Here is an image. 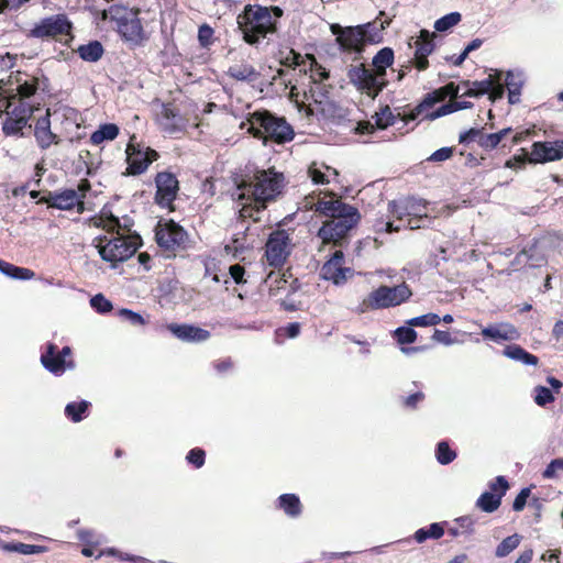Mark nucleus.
<instances>
[{
	"instance_id": "f257e3e1",
	"label": "nucleus",
	"mask_w": 563,
	"mask_h": 563,
	"mask_svg": "<svg viewBox=\"0 0 563 563\" xmlns=\"http://www.w3.org/2000/svg\"><path fill=\"white\" fill-rule=\"evenodd\" d=\"M527 81V75L522 69H490L488 76L483 80H462L459 84L453 81L426 93L417 106H473L470 101H456L457 98H478L487 95L492 102L500 100L505 91L509 104L514 106L521 101V90Z\"/></svg>"
},
{
	"instance_id": "f03ea898",
	"label": "nucleus",
	"mask_w": 563,
	"mask_h": 563,
	"mask_svg": "<svg viewBox=\"0 0 563 563\" xmlns=\"http://www.w3.org/2000/svg\"><path fill=\"white\" fill-rule=\"evenodd\" d=\"M313 197H306L302 201V208L313 210L327 218L317 232V236L322 244H332L340 247L347 244L351 231L361 221L358 209L339 198L332 197L330 200L318 198L317 202H313Z\"/></svg>"
},
{
	"instance_id": "7ed1b4c3",
	"label": "nucleus",
	"mask_w": 563,
	"mask_h": 563,
	"mask_svg": "<svg viewBox=\"0 0 563 563\" xmlns=\"http://www.w3.org/2000/svg\"><path fill=\"white\" fill-rule=\"evenodd\" d=\"M249 134L263 140L265 144H285L295 137L292 126L284 118L275 117L266 110L249 117Z\"/></svg>"
},
{
	"instance_id": "20e7f679",
	"label": "nucleus",
	"mask_w": 563,
	"mask_h": 563,
	"mask_svg": "<svg viewBox=\"0 0 563 563\" xmlns=\"http://www.w3.org/2000/svg\"><path fill=\"white\" fill-rule=\"evenodd\" d=\"M254 184L252 190L253 202H249V219L253 222L261 221L260 217H255L262 210L266 209V203L275 200L283 191L285 178L282 173L273 169L257 170L254 175Z\"/></svg>"
},
{
	"instance_id": "39448f33",
	"label": "nucleus",
	"mask_w": 563,
	"mask_h": 563,
	"mask_svg": "<svg viewBox=\"0 0 563 563\" xmlns=\"http://www.w3.org/2000/svg\"><path fill=\"white\" fill-rule=\"evenodd\" d=\"M103 21H109L119 34L128 42L141 43L144 38V30L139 19V10L123 5H111L101 13Z\"/></svg>"
},
{
	"instance_id": "423d86ee",
	"label": "nucleus",
	"mask_w": 563,
	"mask_h": 563,
	"mask_svg": "<svg viewBox=\"0 0 563 563\" xmlns=\"http://www.w3.org/2000/svg\"><path fill=\"white\" fill-rule=\"evenodd\" d=\"M411 296L410 288L404 283L394 287L379 286L371 291L354 309L357 314L368 311L396 307L408 300Z\"/></svg>"
},
{
	"instance_id": "0eeeda50",
	"label": "nucleus",
	"mask_w": 563,
	"mask_h": 563,
	"mask_svg": "<svg viewBox=\"0 0 563 563\" xmlns=\"http://www.w3.org/2000/svg\"><path fill=\"white\" fill-rule=\"evenodd\" d=\"M283 15L279 7L249 3V45H258L266 35L277 30L276 22Z\"/></svg>"
},
{
	"instance_id": "6e6552de",
	"label": "nucleus",
	"mask_w": 563,
	"mask_h": 563,
	"mask_svg": "<svg viewBox=\"0 0 563 563\" xmlns=\"http://www.w3.org/2000/svg\"><path fill=\"white\" fill-rule=\"evenodd\" d=\"M389 208L393 217L404 222V229H422L431 222V218L428 216L427 202L421 199L409 198L400 203L391 201Z\"/></svg>"
},
{
	"instance_id": "1a4fd4ad",
	"label": "nucleus",
	"mask_w": 563,
	"mask_h": 563,
	"mask_svg": "<svg viewBox=\"0 0 563 563\" xmlns=\"http://www.w3.org/2000/svg\"><path fill=\"white\" fill-rule=\"evenodd\" d=\"M155 241L166 257H176L177 253L187 250L189 236L186 230L174 220L158 221L155 228Z\"/></svg>"
},
{
	"instance_id": "9d476101",
	"label": "nucleus",
	"mask_w": 563,
	"mask_h": 563,
	"mask_svg": "<svg viewBox=\"0 0 563 563\" xmlns=\"http://www.w3.org/2000/svg\"><path fill=\"white\" fill-rule=\"evenodd\" d=\"M126 168L124 176H139L144 174L150 165L159 158V154L154 148L139 142L135 134L130 136L125 148Z\"/></svg>"
},
{
	"instance_id": "9b49d317",
	"label": "nucleus",
	"mask_w": 563,
	"mask_h": 563,
	"mask_svg": "<svg viewBox=\"0 0 563 563\" xmlns=\"http://www.w3.org/2000/svg\"><path fill=\"white\" fill-rule=\"evenodd\" d=\"M101 258L113 265L130 258L137 250L139 244L124 234L113 236H99L96 239Z\"/></svg>"
},
{
	"instance_id": "f8f14e48",
	"label": "nucleus",
	"mask_w": 563,
	"mask_h": 563,
	"mask_svg": "<svg viewBox=\"0 0 563 563\" xmlns=\"http://www.w3.org/2000/svg\"><path fill=\"white\" fill-rule=\"evenodd\" d=\"M347 79L357 91L374 99L387 86L388 81H382L372 68L365 64L353 62L347 66Z\"/></svg>"
},
{
	"instance_id": "ddd939ff",
	"label": "nucleus",
	"mask_w": 563,
	"mask_h": 563,
	"mask_svg": "<svg viewBox=\"0 0 563 563\" xmlns=\"http://www.w3.org/2000/svg\"><path fill=\"white\" fill-rule=\"evenodd\" d=\"M292 239L284 229L273 231L265 244V257L269 266L282 268L291 254Z\"/></svg>"
},
{
	"instance_id": "4468645a",
	"label": "nucleus",
	"mask_w": 563,
	"mask_h": 563,
	"mask_svg": "<svg viewBox=\"0 0 563 563\" xmlns=\"http://www.w3.org/2000/svg\"><path fill=\"white\" fill-rule=\"evenodd\" d=\"M331 31L333 34H336L340 51L355 54L353 62H358L367 45L361 25L341 27L338 24H333Z\"/></svg>"
},
{
	"instance_id": "2eb2a0df",
	"label": "nucleus",
	"mask_w": 563,
	"mask_h": 563,
	"mask_svg": "<svg viewBox=\"0 0 563 563\" xmlns=\"http://www.w3.org/2000/svg\"><path fill=\"white\" fill-rule=\"evenodd\" d=\"M40 108H0V118L4 115L1 123L2 133L5 136L22 137L24 129H31L30 120Z\"/></svg>"
},
{
	"instance_id": "dca6fc26",
	"label": "nucleus",
	"mask_w": 563,
	"mask_h": 563,
	"mask_svg": "<svg viewBox=\"0 0 563 563\" xmlns=\"http://www.w3.org/2000/svg\"><path fill=\"white\" fill-rule=\"evenodd\" d=\"M71 354L70 346H64L62 350H58L55 343L48 342L45 352L41 355V363L49 373L59 376L66 369L75 368L76 364L70 357Z\"/></svg>"
},
{
	"instance_id": "f3484780",
	"label": "nucleus",
	"mask_w": 563,
	"mask_h": 563,
	"mask_svg": "<svg viewBox=\"0 0 563 563\" xmlns=\"http://www.w3.org/2000/svg\"><path fill=\"white\" fill-rule=\"evenodd\" d=\"M264 284L271 297H277L279 295L288 297L298 291L301 287L299 279L294 277L291 268H287L284 272H280V269L277 272L272 271L268 273Z\"/></svg>"
},
{
	"instance_id": "a211bd4d",
	"label": "nucleus",
	"mask_w": 563,
	"mask_h": 563,
	"mask_svg": "<svg viewBox=\"0 0 563 563\" xmlns=\"http://www.w3.org/2000/svg\"><path fill=\"white\" fill-rule=\"evenodd\" d=\"M400 108H395V110H399ZM373 119H375V122L372 123L371 121H360L355 128V132L358 134H371L376 129L385 130L390 125H394L396 121L401 122H408L410 120L416 119V114H410L409 117H406L405 114H401L399 111L395 114L391 111V108H380L379 112H376L375 115H373Z\"/></svg>"
},
{
	"instance_id": "6ab92c4d",
	"label": "nucleus",
	"mask_w": 563,
	"mask_h": 563,
	"mask_svg": "<svg viewBox=\"0 0 563 563\" xmlns=\"http://www.w3.org/2000/svg\"><path fill=\"white\" fill-rule=\"evenodd\" d=\"M155 202L163 208H170L179 191L176 175L170 172H158L155 176Z\"/></svg>"
},
{
	"instance_id": "aec40b11",
	"label": "nucleus",
	"mask_w": 563,
	"mask_h": 563,
	"mask_svg": "<svg viewBox=\"0 0 563 563\" xmlns=\"http://www.w3.org/2000/svg\"><path fill=\"white\" fill-rule=\"evenodd\" d=\"M180 108H161L156 113V123L159 130L166 134L174 135L181 133L189 124V118L179 112Z\"/></svg>"
},
{
	"instance_id": "412c9836",
	"label": "nucleus",
	"mask_w": 563,
	"mask_h": 563,
	"mask_svg": "<svg viewBox=\"0 0 563 563\" xmlns=\"http://www.w3.org/2000/svg\"><path fill=\"white\" fill-rule=\"evenodd\" d=\"M38 203H46L47 207L58 210L76 209L78 213L85 211V201L79 200L75 189H64L62 191H49L47 196L42 197Z\"/></svg>"
},
{
	"instance_id": "4be33fe9",
	"label": "nucleus",
	"mask_w": 563,
	"mask_h": 563,
	"mask_svg": "<svg viewBox=\"0 0 563 563\" xmlns=\"http://www.w3.org/2000/svg\"><path fill=\"white\" fill-rule=\"evenodd\" d=\"M320 274L323 279L331 280L334 285H342L347 280L349 275H352V271L344 267V253L336 250L322 265Z\"/></svg>"
},
{
	"instance_id": "5701e85b",
	"label": "nucleus",
	"mask_w": 563,
	"mask_h": 563,
	"mask_svg": "<svg viewBox=\"0 0 563 563\" xmlns=\"http://www.w3.org/2000/svg\"><path fill=\"white\" fill-rule=\"evenodd\" d=\"M70 22L63 14H56L43 19L31 31L34 37H54L57 35H66L70 31Z\"/></svg>"
},
{
	"instance_id": "b1692460",
	"label": "nucleus",
	"mask_w": 563,
	"mask_h": 563,
	"mask_svg": "<svg viewBox=\"0 0 563 563\" xmlns=\"http://www.w3.org/2000/svg\"><path fill=\"white\" fill-rule=\"evenodd\" d=\"M563 158V140L554 142H534L531 151V164L547 163Z\"/></svg>"
},
{
	"instance_id": "393cba45",
	"label": "nucleus",
	"mask_w": 563,
	"mask_h": 563,
	"mask_svg": "<svg viewBox=\"0 0 563 563\" xmlns=\"http://www.w3.org/2000/svg\"><path fill=\"white\" fill-rule=\"evenodd\" d=\"M415 66L418 70H426L429 66L428 56L435 48L433 34L422 30L420 36L415 41Z\"/></svg>"
},
{
	"instance_id": "a878e982",
	"label": "nucleus",
	"mask_w": 563,
	"mask_h": 563,
	"mask_svg": "<svg viewBox=\"0 0 563 563\" xmlns=\"http://www.w3.org/2000/svg\"><path fill=\"white\" fill-rule=\"evenodd\" d=\"M177 339L185 342H203L210 338V332L192 324L169 323L166 325Z\"/></svg>"
},
{
	"instance_id": "bb28decb",
	"label": "nucleus",
	"mask_w": 563,
	"mask_h": 563,
	"mask_svg": "<svg viewBox=\"0 0 563 563\" xmlns=\"http://www.w3.org/2000/svg\"><path fill=\"white\" fill-rule=\"evenodd\" d=\"M51 108H46V114L37 119L34 128V136L42 150H47L53 144L59 143V137L51 130Z\"/></svg>"
},
{
	"instance_id": "cd10ccee",
	"label": "nucleus",
	"mask_w": 563,
	"mask_h": 563,
	"mask_svg": "<svg viewBox=\"0 0 563 563\" xmlns=\"http://www.w3.org/2000/svg\"><path fill=\"white\" fill-rule=\"evenodd\" d=\"M395 62V53L391 47L385 46L380 48L372 59V69L380 78L382 81H388L387 69L391 68Z\"/></svg>"
},
{
	"instance_id": "c85d7f7f",
	"label": "nucleus",
	"mask_w": 563,
	"mask_h": 563,
	"mask_svg": "<svg viewBox=\"0 0 563 563\" xmlns=\"http://www.w3.org/2000/svg\"><path fill=\"white\" fill-rule=\"evenodd\" d=\"M482 335L495 342L512 341L519 336L517 329L509 323L490 325L482 330Z\"/></svg>"
},
{
	"instance_id": "c756f323",
	"label": "nucleus",
	"mask_w": 563,
	"mask_h": 563,
	"mask_svg": "<svg viewBox=\"0 0 563 563\" xmlns=\"http://www.w3.org/2000/svg\"><path fill=\"white\" fill-rule=\"evenodd\" d=\"M277 507L287 516L296 518L302 512V505L296 494H283L277 499Z\"/></svg>"
},
{
	"instance_id": "7c9ffc66",
	"label": "nucleus",
	"mask_w": 563,
	"mask_h": 563,
	"mask_svg": "<svg viewBox=\"0 0 563 563\" xmlns=\"http://www.w3.org/2000/svg\"><path fill=\"white\" fill-rule=\"evenodd\" d=\"M362 32L364 33V38L367 44H376L383 41V31L389 25L388 21L374 20L372 22L360 24Z\"/></svg>"
},
{
	"instance_id": "2f4dec72",
	"label": "nucleus",
	"mask_w": 563,
	"mask_h": 563,
	"mask_svg": "<svg viewBox=\"0 0 563 563\" xmlns=\"http://www.w3.org/2000/svg\"><path fill=\"white\" fill-rule=\"evenodd\" d=\"M120 133V129L114 123H104L101 124L98 130H96L89 139L90 144L100 145L106 141H113L118 137Z\"/></svg>"
},
{
	"instance_id": "473e14b6",
	"label": "nucleus",
	"mask_w": 563,
	"mask_h": 563,
	"mask_svg": "<svg viewBox=\"0 0 563 563\" xmlns=\"http://www.w3.org/2000/svg\"><path fill=\"white\" fill-rule=\"evenodd\" d=\"M544 261L543 256L538 252L536 245H532L528 249H523L519 252L512 262V264L523 265L529 267H537L542 264Z\"/></svg>"
},
{
	"instance_id": "72a5a7b5",
	"label": "nucleus",
	"mask_w": 563,
	"mask_h": 563,
	"mask_svg": "<svg viewBox=\"0 0 563 563\" xmlns=\"http://www.w3.org/2000/svg\"><path fill=\"white\" fill-rule=\"evenodd\" d=\"M445 525H446V522H434V523H431L429 527L420 528L415 532L413 539L418 543H423L428 539L438 540L443 537L444 531H445L444 530Z\"/></svg>"
},
{
	"instance_id": "f704fd0d",
	"label": "nucleus",
	"mask_w": 563,
	"mask_h": 563,
	"mask_svg": "<svg viewBox=\"0 0 563 563\" xmlns=\"http://www.w3.org/2000/svg\"><path fill=\"white\" fill-rule=\"evenodd\" d=\"M504 354L507 357H509L511 360L520 361L526 365L536 366L539 363V358L536 355L527 352L523 347H521L518 344H511V345L506 346L504 350Z\"/></svg>"
},
{
	"instance_id": "c9c22d12",
	"label": "nucleus",
	"mask_w": 563,
	"mask_h": 563,
	"mask_svg": "<svg viewBox=\"0 0 563 563\" xmlns=\"http://www.w3.org/2000/svg\"><path fill=\"white\" fill-rule=\"evenodd\" d=\"M89 407L87 400L69 402L65 407V416L73 422H80L88 416Z\"/></svg>"
},
{
	"instance_id": "e433bc0d",
	"label": "nucleus",
	"mask_w": 563,
	"mask_h": 563,
	"mask_svg": "<svg viewBox=\"0 0 563 563\" xmlns=\"http://www.w3.org/2000/svg\"><path fill=\"white\" fill-rule=\"evenodd\" d=\"M0 272L5 276L21 280L32 279L35 276V273L32 269L15 266L3 260H0Z\"/></svg>"
},
{
	"instance_id": "4c0bfd02",
	"label": "nucleus",
	"mask_w": 563,
	"mask_h": 563,
	"mask_svg": "<svg viewBox=\"0 0 563 563\" xmlns=\"http://www.w3.org/2000/svg\"><path fill=\"white\" fill-rule=\"evenodd\" d=\"M0 272L5 276L21 280L32 279L35 276V273L32 269L15 266L3 260H0Z\"/></svg>"
},
{
	"instance_id": "58836bf2",
	"label": "nucleus",
	"mask_w": 563,
	"mask_h": 563,
	"mask_svg": "<svg viewBox=\"0 0 563 563\" xmlns=\"http://www.w3.org/2000/svg\"><path fill=\"white\" fill-rule=\"evenodd\" d=\"M511 128H505L496 133L486 134L483 132L478 145L485 151H492L496 148L501 140L511 132Z\"/></svg>"
},
{
	"instance_id": "ea45409f",
	"label": "nucleus",
	"mask_w": 563,
	"mask_h": 563,
	"mask_svg": "<svg viewBox=\"0 0 563 563\" xmlns=\"http://www.w3.org/2000/svg\"><path fill=\"white\" fill-rule=\"evenodd\" d=\"M79 56L87 62H97L103 54V47L98 41L90 42L78 47Z\"/></svg>"
},
{
	"instance_id": "a19ab883",
	"label": "nucleus",
	"mask_w": 563,
	"mask_h": 563,
	"mask_svg": "<svg viewBox=\"0 0 563 563\" xmlns=\"http://www.w3.org/2000/svg\"><path fill=\"white\" fill-rule=\"evenodd\" d=\"M500 504V495L493 494L492 492L483 493L476 501V506L485 512H494L499 508Z\"/></svg>"
},
{
	"instance_id": "79ce46f5",
	"label": "nucleus",
	"mask_w": 563,
	"mask_h": 563,
	"mask_svg": "<svg viewBox=\"0 0 563 563\" xmlns=\"http://www.w3.org/2000/svg\"><path fill=\"white\" fill-rule=\"evenodd\" d=\"M462 20L460 12H450L434 22V29L437 32H446L457 25Z\"/></svg>"
},
{
	"instance_id": "37998d69",
	"label": "nucleus",
	"mask_w": 563,
	"mask_h": 563,
	"mask_svg": "<svg viewBox=\"0 0 563 563\" xmlns=\"http://www.w3.org/2000/svg\"><path fill=\"white\" fill-rule=\"evenodd\" d=\"M437 461L442 465H448L456 459V452L452 450L446 441H440L435 450Z\"/></svg>"
},
{
	"instance_id": "c03bdc74",
	"label": "nucleus",
	"mask_w": 563,
	"mask_h": 563,
	"mask_svg": "<svg viewBox=\"0 0 563 563\" xmlns=\"http://www.w3.org/2000/svg\"><path fill=\"white\" fill-rule=\"evenodd\" d=\"M520 543V537L518 534H512L505 538L496 548V556L504 558L507 556L510 552H512Z\"/></svg>"
},
{
	"instance_id": "a18cd8bd",
	"label": "nucleus",
	"mask_w": 563,
	"mask_h": 563,
	"mask_svg": "<svg viewBox=\"0 0 563 563\" xmlns=\"http://www.w3.org/2000/svg\"><path fill=\"white\" fill-rule=\"evenodd\" d=\"M310 78L314 84L323 82L329 79L330 71L312 57L309 67Z\"/></svg>"
},
{
	"instance_id": "49530a36",
	"label": "nucleus",
	"mask_w": 563,
	"mask_h": 563,
	"mask_svg": "<svg viewBox=\"0 0 563 563\" xmlns=\"http://www.w3.org/2000/svg\"><path fill=\"white\" fill-rule=\"evenodd\" d=\"M441 322L439 314L429 312L419 317H415L408 321L410 327H429L437 325Z\"/></svg>"
},
{
	"instance_id": "de8ad7c7",
	"label": "nucleus",
	"mask_w": 563,
	"mask_h": 563,
	"mask_svg": "<svg viewBox=\"0 0 563 563\" xmlns=\"http://www.w3.org/2000/svg\"><path fill=\"white\" fill-rule=\"evenodd\" d=\"M395 339L399 344H411L417 340V332L412 329V327H399L396 329Z\"/></svg>"
},
{
	"instance_id": "09e8293b",
	"label": "nucleus",
	"mask_w": 563,
	"mask_h": 563,
	"mask_svg": "<svg viewBox=\"0 0 563 563\" xmlns=\"http://www.w3.org/2000/svg\"><path fill=\"white\" fill-rule=\"evenodd\" d=\"M308 175L311 178V180L319 185L329 184V175H327L324 168L321 166H318V163L313 162L308 168Z\"/></svg>"
},
{
	"instance_id": "8fccbe9b",
	"label": "nucleus",
	"mask_w": 563,
	"mask_h": 563,
	"mask_svg": "<svg viewBox=\"0 0 563 563\" xmlns=\"http://www.w3.org/2000/svg\"><path fill=\"white\" fill-rule=\"evenodd\" d=\"M484 128H471L467 131H464L460 134L459 143L463 145H470L472 142H476L477 144L481 141L483 135Z\"/></svg>"
},
{
	"instance_id": "3c124183",
	"label": "nucleus",
	"mask_w": 563,
	"mask_h": 563,
	"mask_svg": "<svg viewBox=\"0 0 563 563\" xmlns=\"http://www.w3.org/2000/svg\"><path fill=\"white\" fill-rule=\"evenodd\" d=\"M100 225L103 230H106L111 236L119 235L121 230V223L119 218L114 217L113 214H110L106 218L100 219Z\"/></svg>"
},
{
	"instance_id": "603ef678",
	"label": "nucleus",
	"mask_w": 563,
	"mask_h": 563,
	"mask_svg": "<svg viewBox=\"0 0 563 563\" xmlns=\"http://www.w3.org/2000/svg\"><path fill=\"white\" fill-rule=\"evenodd\" d=\"M527 163L531 164V153L529 154L526 148H520V154L514 155L511 158L506 161L505 167H507V168L522 167Z\"/></svg>"
},
{
	"instance_id": "864d4df0",
	"label": "nucleus",
	"mask_w": 563,
	"mask_h": 563,
	"mask_svg": "<svg viewBox=\"0 0 563 563\" xmlns=\"http://www.w3.org/2000/svg\"><path fill=\"white\" fill-rule=\"evenodd\" d=\"M91 307L99 313H107L112 310V302L102 294H98L90 299Z\"/></svg>"
},
{
	"instance_id": "5fc2aeb1",
	"label": "nucleus",
	"mask_w": 563,
	"mask_h": 563,
	"mask_svg": "<svg viewBox=\"0 0 563 563\" xmlns=\"http://www.w3.org/2000/svg\"><path fill=\"white\" fill-rule=\"evenodd\" d=\"M301 324L299 322H290L285 327H279L276 330V335L283 339H294L299 335Z\"/></svg>"
},
{
	"instance_id": "6e6d98bb",
	"label": "nucleus",
	"mask_w": 563,
	"mask_h": 563,
	"mask_svg": "<svg viewBox=\"0 0 563 563\" xmlns=\"http://www.w3.org/2000/svg\"><path fill=\"white\" fill-rule=\"evenodd\" d=\"M103 555L115 556L120 561H130V562H141V561L144 560L141 556H135V555H130V554H126V553H122V552H120L119 550H117L114 548H108L106 550H101L99 552V554L97 555V559H99V558H101Z\"/></svg>"
},
{
	"instance_id": "4d7b16f0",
	"label": "nucleus",
	"mask_w": 563,
	"mask_h": 563,
	"mask_svg": "<svg viewBox=\"0 0 563 563\" xmlns=\"http://www.w3.org/2000/svg\"><path fill=\"white\" fill-rule=\"evenodd\" d=\"M186 460L194 467L200 468L205 464L206 452L201 448H194L187 453Z\"/></svg>"
},
{
	"instance_id": "13d9d810",
	"label": "nucleus",
	"mask_w": 563,
	"mask_h": 563,
	"mask_svg": "<svg viewBox=\"0 0 563 563\" xmlns=\"http://www.w3.org/2000/svg\"><path fill=\"white\" fill-rule=\"evenodd\" d=\"M534 401L537 405L543 407L554 401V396L548 387L538 386L534 389Z\"/></svg>"
},
{
	"instance_id": "bf43d9fd",
	"label": "nucleus",
	"mask_w": 563,
	"mask_h": 563,
	"mask_svg": "<svg viewBox=\"0 0 563 563\" xmlns=\"http://www.w3.org/2000/svg\"><path fill=\"white\" fill-rule=\"evenodd\" d=\"M558 472H563V459H554L550 462L547 468L543 471V478H555L558 477Z\"/></svg>"
},
{
	"instance_id": "052dcab7",
	"label": "nucleus",
	"mask_w": 563,
	"mask_h": 563,
	"mask_svg": "<svg viewBox=\"0 0 563 563\" xmlns=\"http://www.w3.org/2000/svg\"><path fill=\"white\" fill-rule=\"evenodd\" d=\"M119 316L133 325H144L146 323L145 319L140 313L126 308L120 309Z\"/></svg>"
},
{
	"instance_id": "680f3d73",
	"label": "nucleus",
	"mask_w": 563,
	"mask_h": 563,
	"mask_svg": "<svg viewBox=\"0 0 563 563\" xmlns=\"http://www.w3.org/2000/svg\"><path fill=\"white\" fill-rule=\"evenodd\" d=\"M508 488H509V484L504 476H497L494 479V482H492L489 484V489H490L489 492H492L493 494H496V495H500L501 498H503V496H505Z\"/></svg>"
},
{
	"instance_id": "e2e57ef3",
	"label": "nucleus",
	"mask_w": 563,
	"mask_h": 563,
	"mask_svg": "<svg viewBox=\"0 0 563 563\" xmlns=\"http://www.w3.org/2000/svg\"><path fill=\"white\" fill-rule=\"evenodd\" d=\"M213 30L207 24L199 27L198 40L202 47H208L212 43Z\"/></svg>"
},
{
	"instance_id": "0e129e2a",
	"label": "nucleus",
	"mask_w": 563,
	"mask_h": 563,
	"mask_svg": "<svg viewBox=\"0 0 563 563\" xmlns=\"http://www.w3.org/2000/svg\"><path fill=\"white\" fill-rule=\"evenodd\" d=\"M424 398L426 396L422 391L413 393L402 398V406L407 409L415 410L417 409L419 402L423 401Z\"/></svg>"
},
{
	"instance_id": "69168bd1",
	"label": "nucleus",
	"mask_w": 563,
	"mask_h": 563,
	"mask_svg": "<svg viewBox=\"0 0 563 563\" xmlns=\"http://www.w3.org/2000/svg\"><path fill=\"white\" fill-rule=\"evenodd\" d=\"M530 493H531V490L528 487L522 488L520 490V493L517 495V497L515 498L514 504H512V509L515 511H521L525 508V506L527 504V499L530 496Z\"/></svg>"
},
{
	"instance_id": "338daca9",
	"label": "nucleus",
	"mask_w": 563,
	"mask_h": 563,
	"mask_svg": "<svg viewBox=\"0 0 563 563\" xmlns=\"http://www.w3.org/2000/svg\"><path fill=\"white\" fill-rule=\"evenodd\" d=\"M453 147H441L433 152L428 158L431 162H443L449 159L453 155Z\"/></svg>"
},
{
	"instance_id": "774afa93",
	"label": "nucleus",
	"mask_w": 563,
	"mask_h": 563,
	"mask_svg": "<svg viewBox=\"0 0 563 563\" xmlns=\"http://www.w3.org/2000/svg\"><path fill=\"white\" fill-rule=\"evenodd\" d=\"M47 551V548L44 545L37 544H26L20 542V554L30 555V554H40Z\"/></svg>"
}]
</instances>
